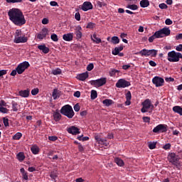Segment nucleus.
Segmentation results:
<instances>
[{
	"mask_svg": "<svg viewBox=\"0 0 182 182\" xmlns=\"http://www.w3.org/2000/svg\"><path fill=\"white\" fill-rule=\"evenodd\" d=\"M49 33V30L48 28H44L42 31L37 34V39L39 41H43V39H46V36H48Z\"/></svg>",
	"mask_w": 182,
	"mask_h": 182,
	"instance_id": "obj_10",
	"label": "nucleus"
},
{
	"mask_svg": "<svg viewBox=\"0 0 182 182\" xmlns=\"http://www.w3.org/2000/svg\"><path fill=\"white\" fill-rule=\"evenodd\" d=\"M21 137H22V133L17 132L15 135L13 136L12 139L13 140H20Z\"/></svg>",
	"mask_w": 182,
	"mask_h": 182,
	"instance_id": "obj_38",
	"label": "nucleus"
},
{
	"mask_svg": "<svg viewBox=\"0 0 182 182\" xmlns=\"http://www.w3.org/2000/svg\"><path fill=\"white\" fill-rule=\"evenodd\" d=\"M102 103L103 105H105V106L109 107V106H112V105H113V103L114 102L112 100L107 99L103 100Z\"/></svg>",
	"mask_w": 182,
	"mask_h": 182,
	"instance_id": "obj_28",
	"label": "nucleus"
},
{
	"mask_svg": "<svg viewBox=\"0 0 182 182\" xmlns=\"http://www.w3.org/2000/svg\"><path fill=\"white\" fill-rule=\"evenodd\" d=\"M150 66H152L153 68H156V66H157V63H156V62L153 61V60H150L149 62Z\"/></svg>",
	"mask_w": 182,
	"mask_h": 182,
	"instance_id": "obj_60",
	"label": "nucleus"
},
{
	"mask_svg": "<svg viewBox=\"0 0 182 182\" xmlns=\"http://www.w3.org/2000/svg\"><path fill=\"white\" fill-rule=\"evenodd\" d=\"M176 50L178 52H182V44L178 45L176 47Z\"/></svg>",
	"mask_w": 182,
	"mask_h": 182,
	"instance_id": "obj_61",
	"label": "nucleus"
},
{
	"mask_svg": "<svg viewBox=\"0 0 182 182\" xmlns=\"http://www.w3.org/2000/svg\"><path fill=\"white\" fill-rule=\"evenodd\" d=\"M170 33H171V31H170V28L167 27H164L162 29H160L156 31V35H158L159 38H164V36H170Z\"/></svg>",
	"mask_w": 182,
	"mask_h": 182,
	"instance_id": "obj_8",
	"label": "nucleus"
},
{
	"mask_svg": "<svg viewBox=\"0 0 182 182\" xmlns=\"http://www.w3.org/2000/svg\"><path fill=\"white\" fill-rule=\"evenodd\" d=\"M82 26H77L75 29V35L76 36L77 39H82Z\"/></svg>",
	"mask_w": 182,
	"mask_h": 182,
	"instance_id": "obj_17",
	"label": "nucleus"
},
{
	"mask_svg": "<svg viewBox=\"0 0 182 182\" xmlns=\"http://www.w3.org/2000/svg\"><path fill=\"white\" fill-rule=\"evenodd\" d=\"M150 5V1L149 0H141L140 1V6L141 8H147Z\"/></svg>",
	"mask_w": 182,
	"mask_h": 182,
	"instance_id": "obj_25",
	"label": "nucleus"
},
{
	"mask_svg": "<svg viewBox=\"0 0 182 182\" xmlns=\"http://www.w3.org/2000/svg\"><path fill=\"white\" fill-rule=\"evenodd\" d=\"M29 66H31V65L28 61H24L20 63L16 68L17 73L18 75H22V73L29 68Z\"/></svg>",
	"mask_w": 182,
	"mask_h": 182,
	"instance_id": "obj_7",
	"label": "nucleus"
},
{
	"mask_svg": "<svg viewBox=\"0 0 182 182\" xmlns=\"http://www.w3.org/2000/svg\"><path fill=\"white\" fill-rule=\"evenodd\" d=\"M167 158L169 163H171L173 166H177V164H178V161H180V157H178V155H176L173 152L169 153Z\"/></svg>",
	"mask_w": 182,
	"mask_h": 182,
	"instance_id": "obj_6",
	"label": "nucleus"
},
{
	"mask_svg": "<svg viewBox=\"0 0 182 182\" xmlns=\"http://www.w3.org/2000/svg\"><path fill=\"white\" fill-rule=\"evenodd\" d=\"M88 77H89V73L87 72L83 73L78 75L79 80H82V82L84 80H86V79H87Z\"/></svg>",
	"mask_w": 182,
	"mask_h": 182,
	"instance_id": "obj_22",
	"label": "nucleus"
},
{
	"mask_svg": "<svg viewBox=\"0 0 182 182\" xmlns=\"http://www.w3.org/2000/svg\"><path fill=\"white\" fill-rule=\"evenodd\" d=\"M118 72H119V70L112 69V70H111V71L109 72V76H114V75H116L117 73H118Z\"/></svg>",
	"mask_w": 182,
	"mask_h": 182,
	"instance_id": "obj_51",
	"label": "nucleus"
},
{
	"mask_svg": "<svg viewBox=\"0 0 182 182\" xmlns=\"http://www.w3.org/2000/svg\"><path fill=\"white\" fill-rule=\"evenodd\" d=\"M93 68H95V65H93V63H90L87 66V70H88V72H90V70H93Z\"/></svg>",
	"mask_w": 182,
	"mask_h": 182,
	"instance_id": "obj_50",
	"label": "nucleus"
},
{
	"mask_svg": "<svg viewBox=\"0 0 182 182\" xmlns=\"http://www.w3.org/2000/svg\"><path fill=\"white\" fill-rule=\"evenodd\" d=\"M127 8H128L129 9H132V11H136L137 10L138 7H137V5L132 4V5H128Z\"/></svg>",
	"mask_w": 182,
	"mask_h": 182,
	"instance_id": "obj_45",
	"label": "nucleus"
},
{
	"mask_svg": "<svg viewBox=\"0 0 182 182\" xmlns=\"http://www.w3.org/2000/svg\"><path fill=\"white\" fill-rule=\"evenodd\" d=\"M63 39L66 42H70V41H73V33H68L63 35Z\"/></svg>",
	"mask_w": 182,
	"mask_h": 182,
	"instance_id": "obj_18",
	"label": "nucleus"
},
{
	"mask_svg": "<svg viewBox=\"0 0 182 182\" xmlns=\"http://www.w3.org/2000/svg\"><path fill=\"white\" fill-rule=\"evenodd\" d=\"M38 49L41 50L43 53H49V48L46 47L45 44L38 46Z\"/></svg>",
	"mask_w": 182,
	"mask_h": 182,
	"instance_id": "obj_20",
	"label": "nucleus"
},
{
	"mask_svg": "<svg viewBox=\"0 0 182 182\" xmlns=\"http://www.w3.org/2000/svg\"><path fill=\"white\" fill-rule=\"evenodd\" d=\"M166 25H173V21L170 18H166L165 21Z\"/></svg>",
	"mask_w": 182,
	"mask_h": 182,
	"instance_id": "obj_55",
	"label": "nucleus"
},
{
	"mask_svg": "<svg viewBox=\"0 0 182 182\" xmlns=\"http://www.w3.org/2000/svg\"><path fill=\"white\" fill-rule=\"evenodd\" d=\"M159 6L161 9H167V4L164 3L160 4Z\"/></svg>",
	"mask_w": 182,
	"mask_h": 182,
	"instance_id": "obj_53",
	"label": "nucleus"
},
{
	"mask_svg": "<svg viewBox=\"0 0 182 182\" xmlns=\"http://www.w3.org/2000/svg\"><path fill=\"white\" fill-rule=\"evenodd\" d=\"M3 123L5 126V127H8L9 126V119L8 118H3Z\"/></svg>",
	"mask_w": 182,
	"mask_h": 182,
	"instance_id": "obj_46",
	"label": "nucleus"
},
{
	"mask_svg": "<svg viewBox=\"0 0 182 182\" xmlns=\"http://www.w3.org/2000/svg\"><path fill=\"white\" fill-rule=\"evenodd\" d=\"M130 86V82L124 80V79H120L118 80V82L116 83L117 87H129Z\"/></svg>",
	"mask_w": 182,
	"mask_h": 182,
	"instance_id": "obj_12",
	"label": "nucleus"
},
{
	"mask_svg": "<svg viewBox=\"0 0 182 182\" xmlns=\"http://www.w3.org/2000/svg\"><path fill=\"white\" fill-rule=\"evenodd\" d=\"M14 43H25L28 42V38L25 36H15L14 40Z\"/></svg>",
	"mask_w": 182,
	"mask_h": 182,
	"instance_id": "obj_15",
	"label": "nucleus"
},
{
	"mask_svg": "<svg viewBox=\"0 0 182 182\" xmlns=\"http://www.w3.org/2000/svg\"><path fill=\"white\" fill-rule=\"evenodd\" d=\"M173 110L175 113H178V114H180L182 116V107L180 106H175L173 107Z\"/></svg>",
	"mask_w": 182,
	"mask_h": 182,
	"instance_id": "obj_26",
	"label": "nucleus"
},
{
	"mask_svg": "<svg viewBox=\"0 0 182 182\" xmlns=\"http://www.w3.org/2000/svg\"><path fill=\"white\" fill-rule=\"evenodd\" d=\"M141 105L143 107L141 109V113H147L149 109L153 110L154 109V105L151 104V100L150 99L145 100L142 103Z\"/></svg>",
	"mask_w": 182,
	"mask_h": 182,
	"instance_id": "obj_4",
	"label": "nucleus"
},
{
	"mask_svg": "<svg viewBox=\"0 0 182 182\" xmlns=\"http://www.w3.org/2000/svg\"><path fill=\"white\" fill-rule=\"evenodd\" d=\"M17 159L19 161H23L25 160V154H23V152H19L17 154Z\"/></svg>",
	"mask_w": 182,
	"mask_h": 182,
	"instance_id": "obj_34",
	"label": "nucleus"
},
{
	"mask_svg": "<svg viewBox=\"0 0 182 182\" xmlns=\"http://www.w3.org/2000/svg\"><path fill=\"white\" fill-rule=\"evenodd\" d=\"M22 176H23V180H28V173L26 172L24 173H22Z\"/></svg>",
	"mask_w": 182,
	"mask_h": 182,
	"instance_id": "obj_64",
	"label": "nucleus"
},
{
	"mask_svg": "<svg viewBox=\"0 0 182 182\" xmlns=\"http://www.w3.org/2000/svg\"><path fill=\"white\" fill-rule=\"evenodd\" d=\"M156 144H157V143L156 142H149L148 144V147L149 149H150V150H153L156 149Z\"/></svg>",
	"mask_w": 182,
	"mask_h": 182,
	"instance_id": "obj_42",
	"label": "nucleus"
},
{
	"mask_svg": "<svg viewBox=\"0 0 182 182\" xmlns=\"http://www.w3.org/2000/svg\"><path fill=\"white\" fill-rule=\"evenodd\" d=\"M112 42L114 43V45H116L120 42V40L119 39V37L113 36L112 38Z\"/></svg>",
	"mask_w": 182,
	"mask_h": 182,
	"instance_id": "obj_41",
	"label": "nucleus"
},
{
	"mask_svg": "<svg viewBox=\"0 0 182 182\" xmlns=\"http://www.w3.org/2000/svg\"><path fill=\"white\" fill-rule=\"evenodd\" d=\"M8 15L10 21L17 26H22L26 23L25 16L19 9H11L9 11Z\"/></svg>",
	"mask_w": 182,
	"mask_h": 182,
	"instance_id": "obj_1",
	"label": "nucleus"
},
{
	"mask_svg": "<svg viewBox=\"0 0 182 182\" xmlns=\"http://www.w3.org/2000/svg\"><path fill=\"white\" fill-rule=\"evenodd\" d=\"M48 140H50V141H56V140H58V136H48Z\"/></svg>",
	"mask_w": 182,
	"mask_h": 182,
	"instance_id": "obj_52",
	"label": "nucleus"
},
{
	"mask_svg": "<svg viewBox=\"0 0 182 182\" xmlns=\"http://www.w3.org/2000/svg\"><path fill=\"white\" fill-rule=\"evenodd\" d=\"M114 161L119 167H123V166H124V161H123L120 158H115Z\"/></svg>",
	"mask_w": 182,
	"mask_h": 182,
	"instance_id": "obj_27",
	"label": "nucleus"
},
{
	"mask_svg": "<svg viewBox=\"0 0 182 182\" xmlns=\"http://www.w3.org/2000/svg\"><path fill=\"white\" fill-rule=\"evenodd\" d=\"M139 55H141V56H149V50L144 48L142 50L139 51Z\"/></svg>",
	"mask_w": 182,
	"mask_h": 182,
	"instance_id": "obj_35",
	"label": "nucleus"
},
{
	"mask_svg": "<svg viewBox=\"0 0 182 182\" xmlns=\"http://www.w3.org/2000/svg\"><path fill=\"white\" fill-rule=\"evenodd\" d=\"M107 82L106 77H102L97 80L90 81V85L92 86H95V87H100L102 86H105V84Z\"/></svg>",
	"mask_w": 182,
	"mask_h": 182,
	"instance_id": "obj_5",
	"label": "nucleus"
},
{
	"mask_svg": "<svg viewBox=\"0 0 182 182\" xmlns=\"http://www.w3.org/2000/svg\"><path fill=\"white\" fill-rule=\"evenodd\" d=\"M51 73L55 75H61L62 70H60V68H55V69L52 70Z\"/></svg>",
	"mask_w": 182,
	"mask_h": 182,
	"instance_id": "obj_36",
	"label": "nucleus"
},
{
	"mask_svg": "<svg viewBox=\"0 0 182 182\" xmlns=\"http://www.w3.org/2000/svg\"><path fill=\"white\" fill-rule=\"evenodd\" d=\"M30 93H31V90H29V89L20 90L18 92V95L21 97H29V94Z\"/></svg>",
	"mask_w": 182,
	"mask_h": 182,
	"instance_id": "obj_19",
	"label": "nucleus"
},
{
	"mask_svg": "<svg viewBox=\"0 0 182 182\" xmlns=\"http://www.w3.org/2000/svg\"><path fill=\"white\" fill-rule=\"evenodd\" d=\"M6 73H7L6 70H0V77L1 76H4V75H6Z\"/></svg>",
	"mask_w": 182,
	"mask_h": 182,
	"instance_id": "obj_62",
	"label": "nucleus"
},
{
	"mask_svg": "<svg viewBox=\"0 0 182 182\" xmlns=\"http://www.w3.org/2000/svg\"><path fill=\"white\" fill-rule=\"evenodd\" d=\"M180 59H182V54L176 50H172L168 53L167 60L172 63L180 62Z\"/></svg>",
	"mask_w": 182,
	"mask_h": 182,
	"instance_id": "obj_2",
	"label": "nucleus"
},
{
	"mask_svg": "<svg viewBox=\"0 0 182 182\" xmlns=\"http://www.w3.org/2000/svg\"><path fill=\"white\" fill-rule=\"evenodd\" d=\"M123 49L122 46L120 47H116L114 50L112 51V55H119V53L122 52V50Z\"/></svg>",
	"mask_w": 182,
	"mask_h": 182,
	"instance_id": "obj_30",
	"label": "nucleus"
},
{
	"mask_svg": "<svg viewBox=\"0 0 182 182\" xmlns=\"http://www.w3.org/2000/svg\"><path fill=\"white\" fill-rule=\"evenodd\" d=\"M87 29H94V28H96V24L92 22H90L87 23L86 26Z\"/></svg>",
	"mask_w": 182,
	"mask_h": 182,
	"instance_id": "obj_40",
	"label": "nucleus"
},
{
	"mask_svg": "<svg viewBox=\"0 0 182 182\" xmlns=\"http://www.w3.org/2000/svg\"><path fill=\"white\" fill-rule=\"evenodd\" d=\"M171 147V144H166L164 146L163 149H164V150H170V148Z\"/></svg>",
	"mask_w": 182,
	"mask_h": 182,
	"instance_id": "obj_56",
	"label": "nucleus"
},
{
	"mask_svg": "<svg viewBox=\"0 0 182 182\" xmlns=\"http://www.w3.org/2000/svg\"><path fill=\"white\" fill-rule=\"evenodd\" d=\"M95 139L98 143V144H102L105 147H108L109 143L106 139H102V135L100 134H95Z\"/></svg>",
	"mask_w": 182,
	"mask_h": 182,
	"instance_id": "obj_9",
	"label": "nucleus"
},
{
	"mask_svg": "<svg viewBox=\"0 0 182 182\" xmlns=\"http://www.w3.org/2000/svg\"><path fill=\"white\" fill-rule=\"evenodd\" d=\"M75 18L76 19V21H80V12L75 13Z\"/></svg>",
	"mask_w": 182,
	"mask_h": 182,
	"instance_id": "obj_54",
	"label": "nucleus"
},
{
	"mask_svg": "<svg viewBox=\"0 0 182 182\" xmlns=\"http://www.w3.org/2000/svg\"><path fill=\"white\" fill-rule=\"evenodd\" d=\"M8 4H16L22 2V0H6Z\"/></svg>",
	"mask_w": 182,
	"mask_h": 182,
	"instance_id": "obj_49",
	"label": "nucleus"
},
{
	"mask_svg": "<svg viewBox=\"0 0 182 182\" xmlns=\"http://www.w3.org/2000/svg\"><path fill=\"white\" fill-rule=\"evenodd\" d=\"M52 97L54 100H56V99H59V97H60V94L59 93V90H58V89L53 90Z\"/></svg>",
	"mask_w": 182,
	"mask_h": 182,
	"instance_id": "obj_23",
	"label": "nucleus"
},
{
	"mask_svg": "<svg viewBox=\"0 0 182 182\" xmlns=\"http://www.w3.org/2000/svg\"><path fill=\"white\" fill-rule=\"evenodd\" d=\"M12 110L13 112H16L18 110V103L12 102Z\"/></svg>",
	"mask_w": 182,
	"mask_h": 182,
	"instance_id": "obj_43",
	"label": "nucleus"
},
{
	"mask_svg": "<svg viewBox=\"0 0 182 182\" xmlns=\"http://www.w3.org/2000/svg\"><path fill=\"white\" fill-rule=\"evenodd\" d=\"M142 119H143V121L145 123H150V117H144Z\"/></svg>",
	"mask_w": 182,
	"mask_h": 182,
	"instance_id": "obj_59",
	"label": "nucleus"
},
{
	"mask_svg": "<svg viewBox=\"0 0 182 182\" xmlns=\"http://www.w3.org/2000/svg\"><path fill=\"white\" fill-rule=\"evenodd\" d=\"M39 93V88H34L31 90V95L33 96H36Z\"/></svg>",
	"mask_w": 182,
	"mask_h": 182,
	"instance_id": "obj_47",
	"label": "nucleus"
},
{
	"mask_svg": "<svg viewBox=\"0 0 182 182\" xmlns=\"http://www.w3.org/2000/svg\"><path fill=\"white\" fill-rule=\"evenodd\" d=\"M126 99H127V101L125 102L126 106H130L132 103V102H130L132 100V92H130V91H128L127 92Z\"/></svg>",
	"mask_w": 182,
	"mask_h": 182,
	"instance_id": "obj_21",
	"label": "nucleus"
},
{
	"mask_svg": "<svg viewBox=\"0 0 182 182\" xmlns=\"http://www.w3.org/2000/svg\"><path fill=\"white\" fill-rule=\"evenodd\" d=\"M67 132L70 134H73L74 136H76V134H80V131L79 128H77L75 126H71L69 128H68Z\"/></svg>",
	"mask_w": 182,
	"mask_h": 182,
	"instance_id": "obj_14",
	"label": "nucleus"
},
{
	"mask_svg": "<svg viewBox=\"0 0 182 182\" xmlns=\"http://www.w3.org/2000/svg\"><path fill=\"white\" fill-rule=\"evenodd\" d=\"M160 38L159 37V35L157 34L156 31L154 33V34L153 36H151V37L149 38V42H150V43H151L154 39H159Z\"/></svg>",
	"mask_w": 182,
	"mask_h": 182,
	"instance_id": "obj_29",
	"label": "nucleus"
},
{
	"mask_svg": "<svg viewBox=\"0 0 182 182\" xmlns=\"http://www.w3.org/2000/svg\"><path fill=\"white\" fill-rule=\"evenodd\" d=\"M58 176H59V174L58 173V172L56 171L51 172V173L50 175V178L53 180H54L55 182H56V178H58Z\"/></svg>",
	"mask_w": 182,
	"mask_h": 182,
	"instance_id": "obj_31",
	"label": "nucleus"
},
{
	"mask_svg": "<svg viewBox=\"0 0 182 182\" xmlns=\"http://www.w3.org/2000/svg\"><path fill=\"white\" fill-rule=\"evenodd\" d=\"M9 112V109H8L4 107H0V113L6 114Z\"/></svg>",
	"mask_w": 182,
	"mask_h": 182,
	"instance_id": "obj_48",
	"label": "nucleus"
},
{
	"mask_svg": "<svg viewBox=\"0 0 182 182\" xmlns=\"http://www.w3.org/2000/svg\"><path fill=\"white\" fill-rule=\"evenodd\" d=\"M74 110L75 112H79V110H80V106L79 105V104H76L74 106Z\"/></svg>",
	"mask_w": 182,
	"mask_h": 182,
	"instance_id": "obj_58",
	"label": "nucleus"
},
{
	"mask_svg": "<svg viewBox=\"0 0 182 182\" xmlns=\"http://www.w3.org/2000/svg\"><path fill=\"white\" fill-rule=\"evenodd\" d=\"M33 154H38L39 153V147L38 146H33L31 148Z\"/></svg>",
	"mask_w": 182,
	"mask_h": 182,
	"instance_id": "obj_37",
	"label": "nucleus"
},
{
	"mask_svg": "<svg viewBox=\"0 0 182 182\" xmlns=\"http://www.w3.org/2000/svg\"><path fill=\"white\" fill-rule=\"evenodd\" d=\"M91 39L93 41V42H95V43H100L102 42V39L97 38L96 34H93V36H91Z\"/></svg>",
	"mask_w": 182,
	"mask_h": 182,
	"instance_id": "obj_32",
	"label": "nucleus"
},
{
	"mask_svg": "<svg viewBox=\"0 0 182 182\" xmlns=\"http://www.w3.org/2000/svg\"><path fill=\"white\" fill-rule=\"evenodd\" d=\"M50 6H59V4H58V2L56 1H50Z\"/></svg>",
	"mask_w": 182,
	"mask_h": 182,
	"instance_id": "obj_63",
	"label": "nucleus"
},
{
	"mask_svg": "<svg viewBox=\"0 0 182 182\" xmlns=\"http://www.w3.org/2000/svg\"><path fill=\"white\" fill-rule=\"evenodd\" d=\"M152 82L156 87H160V86H163V83H164V79L160 77H155L152 79Z\"/></svg>",
	"mask_w": 182,
	"mask_h": 182,
	"instance_id": "obj_13",
	"label": "nucleus"
},
{
	"mask_svg": "<svg viewBox=\"0 0 182 182\" xmlns=\"http://www.w3.org/2000/svg\"><path fill=\"white\" fill-rule=\"evenodd\" d=\"M92 100H95V99H96V97H97V91L92 90L91 91V96H90Z\"/></svg>",
	"mask_w": 182,
	"mask_h": 182,
	"instance_id": "obj_39",
	"label": "nucleus"
},
{
	"mask_svg": "<svg viewBox=\"0 0 182 182\" xmlns=\"http://www.w3.org/2000/svg\"><path fill=\"white\" fill-rule=\"evenodd\" d=\"M149 56L156 58V56H157V50L154 49L149 50Z\"/></svg>",
	"mask_w": 182,
	"mask_h": 182,
	"instance_id": "obj_33",
	"label": "nucleus"
},
{
	"mask_svg": "<svg viewBox=\"0 0 182 182\" xmlns=\"http://www.w3.org/2000/svg\"><path fill=\"white\" fill-rule=\"evenodd\" d=\"M42 23L43 25H48L49 23V20L46 18H43Z\"/></svg>",
	"mask_w": 182,
	"mask_h": 182,
	"instance_id": "obj_57",
	"label": "nucleus"
},
{
	"mask_svg": "<svg viewBox=\"0 0 182 182\" xmlns=\"http://www.w3.org/2000/svg\"><path fill=\"white\" fill-rule=\"evenodd\" d=\"M85 12L90 11V9H93V5L90 1H85L81 7Z\"/></svg>",
	"mask_w": 182,
	"mask_h": 182,
	"instance_id": "obj_16",
	"label": "nucleus"
},
{
	"mask_svg": "<svg viewBox=\"0 0 182 182\" xmlns=\"http://www.w3.org/2000/svg\"><path fill=\"white\" fill-rule=\"evenodd\" d=\"M167 132V125L159 124L153 129L154 133H166Z\"/></svg>",
	"mask_w": 182,
	"mask_h": 182,
	"instance_id": "obj_11",
	"label": "nucleus"
},
{
	"mask_svg": "<svg viewBox=\"0 0 182 182\" xmlns=\"http://www.w3.org/2000/svg\"><path fill=\"white\" fill-rule=\"evenodd\" d=\"M50 39H52L53 42H58V41H59L58 35H56L55 33H53L50 36Z\"/></svg>",
	"mask_w": 182,
	"mask_h": 182,
	"instance_id": "obj_44",
	"label": "nucleus"
},
{
	"mask_svg": "<svg viewBox=\"0 0 182 182\" xmlns=\"http://www.w3.org/2000/svg\"><path fill=\"white\" fill-rule=\"evenodd\" d=\"M60 114L68 117V119H72L75 116V112H73V108L72 106L67 105L63 106L60 109Z\"/></svg>",
	"mask_w": 182,
	"mask_h": 182,
	"instance_id": "obj_3",
	"label": "nucleus"
},
{
	"mask_svg": "<svg viewBox=\"0 0 182 182\" xmlns=\"http://www.w3.org/2000/svg\"><path fill=\"white\" fill-rule=\"evenodd\" d=\"M53 119L55 122H59L62 119V115L58 112H55L53 113Z\"/></svg>",
	"mask_w": 182,
	"mask_h": 182,
	"instance_id": "obj_24",
	"label": "nucleus"
}]
</instances>
